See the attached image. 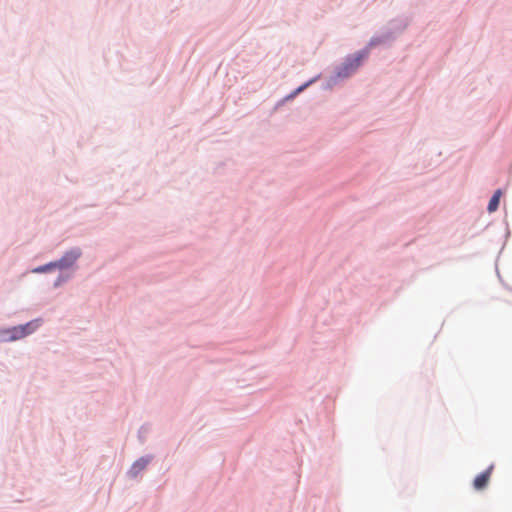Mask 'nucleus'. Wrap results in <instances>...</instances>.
Listing matches in <instances>:
<instances>
[{
  "label": "nucleus",
  "instance_id": "obj_3",
  "mask_svg": "<svg viewBox=\"0 0 512 512\" xmlns=\"http://www.w3.org/2000/svg\"><path fill=\"white\" fill-rule=\"evenodd\" d=\"M80 251L79 250H71L64 254V256L58 260L55 261V265L57 268L65 269L70 266H72L75 261L79 258Z\"/></svg>",
  "mask_w": 512,
  "mask_h": 512
},
{
  "label": "nucleus",
  "instance_id": "obj_4",
  "mask_svg": "<svg viewBox=\"0 0 512 512\" xmlns=\"http://www.w3.org/2000/svg\"><path fill=\"white\" fill-rule=\"evenodd\" d=\"M493 469L494 465H490L484 472L476 476L473 481L476 490H482L488 485Z\"/></svg>",
  "mask_w": 512,
  "mask_h": 512
},
{
  "label": "nucleus",
  "instance_id": "obj_2",
  "mask_svg": "<svg viewBox=\"0 0 512 512\" xmlns=\"http://www.w3.org/2000/svg\"><path fill=\"white\" fill-rule=\"evenodd\" d=\"M40 326V320H33L24 325L15 326L8 331L10 340H18L31 334Z\"/></svg>",
  "mask_w": 512,
  "mask_h": 512
},
{
  "label": "nucleus",
  "instance_id": "obj_7",
  "mask_svg": "<svg viewBox=\"0 0 512 512\" xmlns=\"http://www.w3.org/2000/svg\"><path fill=\"white\" fill-rule=\"evenodd\" d=\"M53 268H57L56 265H55V262H51V263H48L46 265L40 266L38 268H35L33 270V272L34 273H43V272L50 271Z\"/></svg>",
  "mask_w": 512,
  "mask_h": 512
},
{
  "label": "nucleus",
  "instance_id": "obj_5",
  "mask_svg": "<svg viewBox=\"0 0 512 512\" xmlns=\"http://www.w3.org/2000/svg\"><path fill=\"white\" fill-rule=\"evenodd\" d=\"M149 463V459L141 458L137 460L131 467L129 473L136 477L141 471H143Z\"/></svg>",
  "mask_w": 512,
  "mask_h": 512
},
{
  "label": "nucleus",
  "instance_id": "obj_6",
  "mask_svg": "<svg viewBox=\"0 0 512 512\" xmlns=\"http://www.w3.org/2000/svg\"><path fill=\"white\" fill-rule=\"evenodd\" d=\"M501 195H502L501 190H497L494 193V195L492 196V198L490 199L488 208H487L490 213L495 212L498 209Z\"/></svg>",
  "mask_w": 512,
  "mask_h": 512
},
{
  "label": "nucleus",
  "instance_id": "obj_1",
  "mask_svg": "<svg viewBox=\"0 0 512 512\" xmlns=\"http://www.w3.org/2000/svg\"><path fill=\"white\" fill-rule=\"evenodd\" d=\"M366 55L367 54L365 52H359L351 57H348L340 68L338 75L341 77H347L351 73L355 72L356 69L361 65Z\"/></svg>",
  "mask_w": 512,
  "mask_h": 512
}]
</instances>
